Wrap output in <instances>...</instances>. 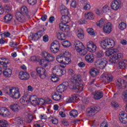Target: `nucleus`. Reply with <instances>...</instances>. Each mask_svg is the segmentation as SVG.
Here are the masks:
<instances>
[{"label":"nucleus","instance_id":"obj_34","mask_svg":"<svg viewBox=\"0 0 127 127\" xmlns=\"http://www.w3.org/2000/svg\"><path fill=\"white\" fill-rule=\"evenodd\" d=\"M126 62L127 61L126 60L121 61L119 63V67H120L121 69H125L127 65Z\"/></svg>","mask_w":127,"mask_h":127},{"label":"nucleus","instance_id":"obj_13","mask_svg":"<svg viewBox=\"0 0 127 127\" xmlns=\"http://www.w3.org/2000/svg\"><path fill=\"white\" fill-rule=\"evenodd\" d=\"M123 89H126L127 88V82L124 79H119L116 82V86L118 89H122L123 88Z\"/></svg>","mask_w":127,"mask_h":127},{"label":"nucleus","instance_id":"obj_27","mask_svg":"<svg viewBox=\"0 0 127 127\" xmlns=\"http://www.w3.org/2000/svg\"><path fill=\"white\" fill-rule=\"evenodd\" d=\"M9 108L13 112H19L20 107H19L18 104H13L10 105Z\"/></svg>","mask_w":127,"mask_h":127},{"label":"nucleus","instance_id":"obj_23","mask_svg":"<svg viewBox=\"0 0 127 127\" xmlns=\"http://www.w3.org/2000/svg\"><path fill=\"white\" fill-rule=\"evenodd\" d=\"M64 64H70L71 63V59L69 58V56H70V54H69V52H65L64 53Z\"/></svg>","mask_w":127,"mask_h":127},{"label":"nucleus","instance_id":"obj_22","mask_svg":"<svg viewBox=\"0 0 127 127\" xmlns=\"http://www.w3.org/2000/svg\"><path fill=\"white\" fill-rule=\"evenodd\" d=\"M52 98L54 101H58L62 99V96L58 92L55 91L52 94Z\"/></svg>","mask_w":127,"mask_h":127},{"label":"nucleus","instance_id":"obj_11","mask_svg":"<svg viewBox=\"0 0 127 127\" xmlns=\"http://www.w3.org/2000/svg\"><path fill=\"white\" fill-rule=\"evenodd\" d=\"M103 80H105L106 83H111L114 79V76L112 74H108L107 72H104L101 76Z\"/></svg>","mask_w":127,"mask_h":127},{"label":"nucleus","instance_id":"obj_8","mask_svg":"<svg viewBox=\"0 0 127 127\" xmlns=\"http://www.w3.org/2000/svg\"><path fill=\"white\" fill-rule=\"evenodd\" d=\"M107 63L108 62H107L106 59H99L95 62L94 65L98 68H100V69H103L106 67Z\"/></svg>","mask_w":127,"mask_h":127},{"label":"nucleus","instance_id":"obj_54","mask_svg":"<svg viewBox=\"0 0 127 127\" xmlns=\"http://www.w3.org/2000/svg\"><path fill=\"white\" fill-rule=\"evenodd\" d=\"M3 6H4V9H5V10H6V11H7L8 12L9 11H10L11 9H10V7H9V6H8L7 4H4Z\"/></svg>","mask_w":127,"mask_h":127},{"label":"nucleus","instance_id":"obj_9","mask_svg":"<svg viewBox=\"0 0 127 127\" xmlns=\"http://www.w3.org/2000/svg\"><path fill=\"white\" fill-rule=\"evenodd\" d=\"M37 73L41 79H45L47 77V71L42 67H39L36 69Z\"/></svg>","mask_w":127,"mask_h":127},{"label":"nucleus","instance_id":"obj_49","mask_svg":"<svg viewBox=\"0 0 127 127\" xmlns=\"http://www.w3.org/2000/svg\"><path fill=\"white\" fill-rule=\"evenodd\" d=\"M77 52L79 53L81 56H85V55H86V54H87V52L86 50H85V49L81 50L80 51H78Z\"/></svg>","mask_w":127,"mask_h":127},{"label":"nucleus","instance_id":"obj_37","mask_svg":"<svg viewBox=\"0 0 127 127\" xmlns=\"http://www.w3.org/2000/svg\"><path fill=\"white\" fill-rule=\"evenodd\" d=\"M115 52H116V50H110L105 52V55L106 56L109 57V56H111V55L115 54Z\"/></svg>","mask_w":127,"mask_h":127},{"label":"nucleus","instance_id":"obj_52","mask_svg":"<svg viewBox=\"0 0 127 127\" xmlns=\"http://www.w3.org/2000/svg\"><path fill=\"white\" fill-rule=\"evenodd\" d=\"M102 10L103 12H107V11L110 10V7H109V6L105 5L103 7Z\"/></svg>","mask_w":127,"mask_h":127},{"label":"nucleus","instance_id":"obj_3","mask_svg":"<svg viewBox=\"0 0 127 127\" xmlns=\"http://www.w3.org/2000/svg\"><path fill=\"white\" fill-rule=\"evenodd\" d=\"M20 10L21 12H17L15 15L16 19L14 21L16 24L19 22H25V17L23 14H25L27 16L28 14V8L26 6H23Z\"/></svg>","mask_w":127,"mask_h":127},{"label":"nucleus","instance_id":"obj_2","mask_svg":"<svg viewBox=\"0 0 127 127\" xmlns=\"http://www.w3.org/2000/svg\"><path fill=\"white\" fill-rule=\"evenodd\" d=\"M82 79L81 75L75 74L72 78L70 79L71 85H69V89L75 91V92H82L84 90L83 84L81 83Z\"/></svg>","mask_w":127,"mask_h":127},{"label":"nucleus","instance_id":"obj_12","mask_svg":"<svg viewBox=\"0 0 127 127\" xmlns=\"http://www.w3.org/2000/svg\"><path fill=\"white\" fill-rule=\"evenodd\" d=\"M73 45L77 52L85 49V46L83 45V43L79 41H75L73 43Z\"/></svg>","mask_w":127,"mask_h":127},{"label":"nucleus","instance_id":"obj_63","mask_svg":"<svg viewBox=\"0 0 127 127\" xmlns=\"http://www.w3.org/2000/svg\"><path fill=\"white\" fill-rule=\"evenodd\" d=\"M78 65L79 67H80V68H83L84 66H86V64L83 62H80L78 63Z\"/></svg>","mask_w":127,"mask_h":127},{"label":"nucleus","instance_id":"obj_42","mask_svg":"<svg viewBox=\"0 0 127 127\" xmlns=\"http://www.w3.org/2000/svg\"><path fill=\"white\" fill-rule=\"evenodd\" d=\"M119 28L121 29V30H124L127 28V24L125 22H121L119 24Z\"/></svg>","mask_w":127,"mask_h":127},{"label":"nucleus","instance_id":"obj_48","mask_svg":"<svg viewBox=\"0 0 127 127\" xmlns=\"http://www.w3.org/2000/svg\"><path fill=\"white\" fill-rule=\"evenodd\" d=\"M87 32L90 35H95V32L94 31V29L93 28H88L87 29Z\"/></svg>","mask_w":127,"mask_h":127},{"label":"nucleus","instance_id":"obj_17","mask_svg":"<svg viewBox=\"0 0 127 127\" xmlns=\"http://www.w3.org/2000/svg\"><path fill=\"white\" fill-rule=\"evenodd\" d=\"M121 6V1L120 0H115L112 1L111 7L114 10H118Z\"/></svg>","mask_w":127,"mask_h":127},{"label":"nucleus","instance_id":"obj_43","mask_svg":"<svg viewBox=\"0 0 127 127\" xmlns=\"http://www.w3.org/2000/svg\"><path fill=\"white\" fill-rule=\"evenodd\" d=\"M31 37L32 38V40H34L35 41H37V40L40 38V37H39L38 33H37L35 34H33Z\"/></svg>","mask_w":127,"mask_h":127},{"label":"nucleus","instance_id":"obj_19","mask_svg":"<svg viewBox=\"0 0 127 127\" xmlns=\"http://www.w3.org/2000/svg\"><path fill=\"white\" fill-rule=\"evenodd\" d=\"M99 111V107H94L88 109L87 113L89 114V116H95L97 114V112Z\"/></svg>","mask_w":127,"mask_h":127},{"label":"nucleus","instance_id":"obj_59","mask_svg":"<svg viewBox=\"0 0 127 127\" xmlns=\"http://www.w3.org/2000/svg\"><path fill=\"white\" fill-rule=\"evenodd\" d=\"M6 108H0V116H2L3 115L4 111H5Z\"/></svg>","mask_w":127,"mask_h":127},{"label":"nucleus","instance_id":"obj_6","mask_svg":"<svg viewBox=\"0 0 127 127\" xmlns=\"http://www.w3.org/2000/svg\"><path fill=\"white\" fill-rule=\"evenodd\" d=\"M114 46H115V41L113 39H108L101 41V47L104 50L113 48Z\"/></svg>","mask_w":127,"mask_h":127},{"label":"nucleus","instance_id":"obj_5","mask_svg":"<svg viewBox=\"0 0 127 127\" xmlns=\"http://www.w3.org/2000/svg\"><path fill=\"white\" fill-rule=\"evenodd\" d=\"M4 93L6 95H8L12 99H19L20 98V93L19 89L16 87H8L7 90H4Z\"/></svg>","mask_w":127,"mask_h":127},{"label":"nucleus","instance_id":"obj_25","mask_svg":"<svg viewBox=\"0 0 127 127\" xmlns=\"http://www.w3.org/2000/svg\"><path fill=\"white\" fill-rule=\"evenodd\" d=\"M85 60L88 63H93L94 62V56L92 54H88L85 57Z\"/></svg>","mask_w":127,"mask_h":127},{"label":"nucleus","instance_id":"obj_55","mask_svg":"<svg viewBox=\"0 0 127 127\" xmlns=\"http://www.w3.org/2000/svg\"><path fill=\"white\" fill-rule=\"evenodd\" d=\"M37 73L35 71H33L31 73V76L34 79H36L37 78Z\"/></svg>","mask_w":127,"mask_h":127},{"label":"nucleus","instance_id":"obj_45","mask_svg":"<svg viewBox=\"0 0 127 127\" xmlns=\"http://www.w3.org/2000/svg\"><path fill=\"white\" fill-rule=\"evenodd\" d=\"M15 121L17 125H22L23 124V120L19 117L16 118Z\"/></svg>","mask_w":127,"mask_h":127},{"label":"nucleus","instance_id":"obj_36","mask_svg":"<svg viewBox=\"0 0 127 127\" xmlns=\"http://www.w3.org/2000/svg\"><path fill=\"white\" fill-rule=\"evenodd\" d=\"M46 104H47V102L45 101V100L42 98H39V101H38L37 106H39V105L40 106H44Z\"/></svg>","mask_w":127,"mask_h":127},{"label":"nucleus","instance_id":"obj_61","mask_svg":"<svg viewBox=\"0 0 127 127\" xmlns=\"http://www.w3.org/2000/svg\"><path fill=\"white\" fill-rule=\"evenodd\" d=\"M115 56H116L117 59H119L120 58H122V57H123V54L122 53H116L115 54Z\"/></svg>","mask_w":127,"mask_h":127},{"label":"nucleus","instance_id":"obj_41","mask_svg":"<svg viewBox=\"0 0 127 127\" xmlns=\"http://www.w3.org/2000/svg\"><path fill=\"white\" fill-rule=\"evenodd\" d=\"M51 80L52 81V82L56 83V82H58V81H59V78L57 77V75L53 74V75L51 76Z\"/></svg>","mask_w":127,"mask_h":127},{"label":"nucleus","instance_id":"obj_39","mask_svg":"<svg viewBox=\"0 0 127 127\" xmlns=\"http://www.w3.org/2000/svg\"><path fill=\"white\" fill-rule=\"evenodd\" d=\"M8 126L6 120H0V127H6Z\"/></svg>","mask_w":127,"mask_h":127},{"label":"nucleus","instance_id":"obj_4","mask_svg":"<svg viewBox=\"0 0 127 127\" xmlns=\"http://www.w3.org/2000/svg\"><path fill=\"white\" fill-rule=\"evenodd\" d=\"M9 63V60L6 58H0V64L2 65V67L4 69L3 71V75L5 78H9L11 77V74H12V71L10 68H7V64Z\"/></svg>","mask_w":127,"mask_h":127},{"label":"nucleus","instance_id":"obj_44","mask_svg":"<svg viewBox=\"0 0 127 127\" xmlns=\"http://www.w3.org/2000/svg\"><path fill=\"white\" fill-rule=\"evenodd\" d=\"M105 24V19H101L100 21L97 22V26H99V27H103V25Z\"/></svg>","mask_w":127,"mask_h":127},{"label":"nucleus","instance_id":"obj_35","mask_svg":"<svg viewBox=\"0 0 127 127\" xmlns=\"http://www.w3.org/2000/svg\"><path fill=\"white\" fill-rule=\"evenodd\" d=\"M12 19V15L10 14H6L4 18L5 22H9V21H10V20H11Z\"/></svg>","mask_w":127,"mask_h":127},{"label":"nucleus","instance_id":"obj_57","mask_svg":"<svg viewBox=\"0 0 127 127\" xmlns=\"http://www.w3.org/2000/svg\"><path fill=\"white\" fill-rule=\"evenodd\" d=\"M103 56H104V53H103L102 51L98 52L97 54V58H101V57H103Z\"/></svg>","mask_w":127,"mask_h":127},{"label":"nucleus","instance_id":"obj_16","mask_svg":"<svg viewBox=\"0 0 127 127\" xmlns=\"http://www.w3.org/2000/svg\"><path fill=\"white\" fill-rule=\"evenodd\" d=\"M87 48L89 52H96L97 50V46L94 44V43L92 41H90L87 44Z\"/></svg>","mask_w":127,"mask_h":127},{"label":"nucleus","instance_id":"obj_28","mask_svg":"<svg viewBox=\"0 0 127 127\" xmlns=\"http://www.w3.org/2000/svg\"><path fill=\"white\" fill-rule=\"evenodd\" d=\"M109 62L114 65V64H116L119 62V59H118V58H117V56L114 54L113 56L110 58Z\"/></svg>","mask_w":127,"mask_h":127},{"label":"nucleus","instance_id":"obj_32","mask_svg":"<svg viewBox=\"0 0 127 127\" xmlns=\"http://www.w3.org/2000/svg\"><path fill=\"white\" fill-rule=\"evenodd\" d=\"M57 37L60 40H65V34L63 32H59L57 33Z\"/></svg>","mask_w":127,"mask_h":127},{"label":"nucleus","instance_id":"obj_1","mask_svg":"<svg viewBox=\"0 0 127 127\" xmlns=\"http://www.w3.org/2000/svg\"><path fill=\"white\" fill-rule=\"evenodd\" d=\"M60 12L62 16L61 17L62 22L59 24V28L60 30L64 32L67 28H69L68 25H66L68 23V20L69 19V17L68 16L69 11L65 5H62Z\"/></svg>","mask_w":127,"mask_h":127},{"label":"nucleus","instance_id":"obj_7","mask_svg":"<svg viewBox=\"0 0 127 127\" xmlns=\"http://www.w3.org/2000/svg\"><path fill=\"white\" fill-rule=\"evenodd\" d=\"M52 73L54 75H56L58 77H61L62 75H64L66 73V70L64 69H61L58 66H55L52 71Z\"/></svg>","mask_w":127,"mask_h":127},{"label":"nucleus","instance_id":"obj_33","mask_svg":"<svg viewBox=\"0 0 127 127\" xmlns=\"http://www.w3.org/2000/svg\"><path fill=\"white\" fill-rule=\"evenodd\" d=\"M47 60L46 59L44 60H41L39 62V64L41 65V66H43V67H47L48 66V64H47Z\"/></svg>","mask_w":127,"mask_h":127},{"label":"nucleus","instance_id":"obj_26","mask_svg":"<svg viewBox=\"0 0 127 127\" xmlns=\"http://www.w3.org/2000/svg\"><path fill=\"white\" fill-rule=\"evenodd\" d=\"M104 97V93L102 91H96L94 94L95 100H101Z\"/></svg>","mask_w":127,"mask_h":127},{"label":"nucleus","instance_id":"obj_18","mask_svg":"<svg viewBox=\"0 0 127 127\" xmlns=\"http://www.w3.org/2000/svg\"><path fill=\"white\" fill-rule=\"evenodd\" d=\"M29 74L26 72L20 71L19 73V78L23 81L29 79Z\"/></svg>","mask_w":127,"mask_h":127},{"label":"nucleus","instance_id":"obj_21","mask_svg":"<svg viewBox=\"0 0 127 127\" xmlns=\"http://www.w3.org/2000/svg\"><path fill=\"white\" fill-rule=\"evenodd\" d=\"M60 50V45L51 44L50 51L52 53H54V54H56V53L59 52Z\"/></svg>","mask_w":127,"mask_h":127},{"label":"nucleus","instance_id":"obj_29","mask_svg":"<svg viewBox=\"0 0 127 127\" xmlns=\"http://www.w3.org/2000/svg\"><path fill=\"white\" fill-rule=\"evenodd\" d=\"M77 36L79 39H84V31L82 29H78Z\"/></svg>","mask_w":127,"mask_h":127},{"label":"nucleus","instance_id":"obj_51","mask_svg":"<svg viewBox=\"0 0 127 127\" xmlns=\"http://www.w3.org/2000/svg\"><path fill=\"white\" fill-rule=\"evenodd\" d=\"M29 4L30 5H34L36 2H37V0H27Z\"/></svg>","mask_w":127,"mask_h":127},{"label":"nucleus","instance_id":"obj_46","mask_svg":"<svg viewBox=\"0 0 127 127\" xmlns=\"http://www.w3.org/2000/svg\"><path fill=\"white\" fill-rule=\"evenodd\" d=\"M9 115H10V112L8 111V109L6 108V109H5V111H4V113H3V115H2V117L5 118V117H8Z\"/></svg>","mask_w":127,"mask_h":127},{"label":"nucleus","instance_id":"obj_31","mask_svg":"<svg viewBox=\"0 0 127 127\" xmlns=\"http://www.w3.org/2000/svg\"><path fill=\"white\" fill-rule=\"evenodd\" d=\"M64 53L63 54L60 55L59 56H57V61L59 62V63H62L64 64Z\"/></svg>","mask_w":127,"mask_h":127},{"label":"nucleus","instance_id":"obj_20","mask_svg":"<svg viewBox=\"0 0 127 127\" xmlns=\"http://www.w3.org/2000/svg\"><path fill=\"white\" fill-rule=\"evenodd\" d=\"M113 25L111 23H108L104 26L103 30L105 33H111Z\"/></svg>","mask_w":127,"mask_h":127},{"label":"nucleus","instance_id":"obj_53","mask_svg":"<svg viewBox=\"0 0 127 127\" xmlns=\"http://www.w3.org/2000/svg\"><path fill=\"white\" fill-rule=\"evenodd\" d=\"M83 8L84 10H89V9L91 8V5L90 4L86 3V5H85L83 7Z\"/></svg>","mask_w":127,"mask_h":127},{"label":"nucleus","instance_id":"obj_30","mask_svg":"<svg viewBox=\"0 0 127 127\" xmlns=\"http://www.w3.org/2000/svg\"><path fill=\"white\" fill-rule=\"evenodd\" d=\"M84 17L86 19H90L93 20L95 17H94V13L92 12H87V13H85Z\"/></svg>","mask_w":127,"mask_h":127},{"label":"nucleus","instance_id":"obj_47","mask_svg":"<svg viewBox=\"0 0 127 127\" xmlns=\"http://www.w3.org/2000/svg\"><path fill=\"white\" fill-rule=\"evenodd\" d=\"M120 117L119 119H124V118H127V114L126 113V112H121L120 113Z\"/></svg>","mask_w":127,"mask_h":127},{"label":"nucleus","instance_id":"obj_10","mask_svg":"<svg viewBox=\"0 0 127 127\" xmlns=\"http://www.w3.org/2000/svg\"><path fill=\"white\" fill-rule=\"evenodd\" d=\"M38 101H39V98H38L36 95H32L29 97V99L26 100V103L30 102L32 106H37Z\"/></svg>","mask_w":127,"mask_h":127},{"label":"nucleus","instance_id":"obj_15","mask_svg":"<svg viewBox=\"0 0 127 127\" xmlns=\"http://www.w3.org/2000/svg\"><path fill=\"white\" fill-rule=\"evenodd\" d=\"M67 85L68 82H64L63 84H60L57 87V91L59 93H63L65 90L67 89Z\"/></svg>","mask_w":127,"mask_h":127},{"label":"nucleus","instance_id":"obj_24","mask_svg":"<svg viewBox=\"0 0 127 127\" xmlns=\"http://www.w3.org/2000/svg\"><path fill=\"white\" fill-rule=\"evenodd\" d=\"M89 73L92 77H97L100 74V70L96 68H91Z\"/></svg>","mask_w":127,"mask_h":127},{"label":"nucleus","instance_id":"obj_50","mask_svg":"<svg viewBox=\"0 0 127 127\" xmlns=\"http://www.w3.org/2000/svg\"><path fill=\"white\" fill-rule=\"evenodd\" d=\"M0 35H1V36H2V35H4V37L6 38V37H9V36L11 35V34H10L9 32H4L2 34H0Z\"/></svg>","mask_w":127,"mask_h":127},{"label":"nucleus","instance_id":"obj_14","mask_svg":"<svg viewBox=\"0 0 127 127\" xmlns=\"http://www.w3.org/2000/svg\"><path fill=\"white\" fill-rule=\"evenodd\" d=\"M42 56L43 58H45L48 62H51V61H54V57L46 52H43L42 53Z\"/></svg>","mask_w":127,"mask_h":127},{"label":"nucleus","instance_id":"obj_64","mask_svg":"<svg viewBox=\"0 0 127 127\" xmlns=\"http://www.w3.org/2000/svg\"><path fill=\"white\" fill-rule=\"evenodd\" d=\"M41 19L43 21H45L47 19V15H46V14L42 15V17L41 18Z\"/></svg>","mask_w":127,"mask_h":127},{"label":"nucleus","instance_id":"obj_38","mask_svg":"<svg viewBox=\"0 0 127 127\" xmlns=\"http://www.w3.org/2000/svg\"><path fill=\"white\" fill-rule=\"evenodd\" d=\"M62 45L65 48H68L71 46V43L68 41H64L62 43Z\"/></svg>","mask_w":127,"mask_h":127},{"label":"nucleus","instance_id":"obj_60","mask_svg":"<svg viewBox=\"0 0 127 127\" xmlns=\"http://www.w3.org/2000/svg\"><path fill=\"white\" fill-rule=\"evenodd\" d=\"M120 121L123 124H127V118H120Z\"/></svg>","mask_w":127,"mask_h":127},{"label":"nucleus","instance_id":"obj_62","mask_svg":"<svg viewBox=\"0 0 127 127\" xmlns=\"http://www.w3.org/2000/svg\"><path fill=\"white\" fill-rule=\"evenodd\" d=\"M77 6V2H76V1H72L71 4H70V6L71 7H76V6Z\"/></svg>","mask_w":127,"mask_h":127},{"label":"nucleus","instance_id":"obj_56","mask_svg":"<svg viewBox=\"0 0 127 127\" xmlns=\"http://www.w3.org/2000/svg\"><path fill=\"white\" fill-rule=\"evenodd\" d=\"M9 45L10 47H15L17 45V43L15 42H10L9 43Z\"/></svg>","mask_w":127,"mask_h":127},{"label":"nucleus","instance_id":"obj_40","mask_svg":"<svg viewBox=\"0 0 127 127\" xmlns=\"http://www.w3.org/2000/svg\"><path fill=\"white\" fill-rule=\"evenodd\" d=\"M69 115L70 116V117L76 118V117L78 116V112L77 111V110H72L70 112Z\"/></svg>","mask_w":127,"mask_h":127},{"label":"nucleus","instance_id":"obj_58","mask_svg":"<svg viewBox=\"0 0 127 127\" xmlns=\"http://www.w3.org/2000/svg\"><path fill=\"white\" fill-rule=\"evenodd\" d=\"M51 122L54 124V125H57L58 124V120L56 118H54L53 119H52L51 120Z\"/></svg>","mask_w":127,"mask_h":127}]
</instances>
